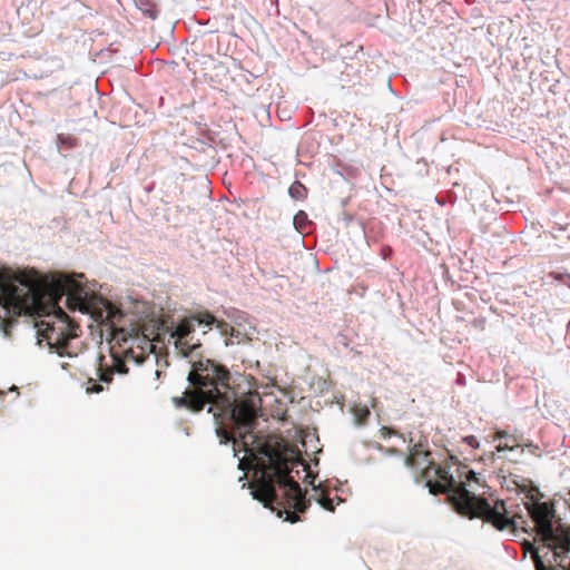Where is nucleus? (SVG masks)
Masks as SVG:
<instances>
[{"mask_svg": "<svg viewBox=\"0 0 570 570\" xmlns=\"http://www.w3.org/2000/svg\"><path fill=\"white\" fill-rule=\"evenodd\" d=\"M421 456L426 463L422 478L431 494L444 493L458 513L482 519L498 531L534 534L540 542L532 557L535 570H570V525L558 513L554 500L544 499L540 491L522 503L494 498L493 493L489 499L485 494L490 487L456 456H451L448 466L435 463L426 453Z\"/></svg>", "mask_w": 570, "mask_h": 570, "instance_id": "1", "label": "nucleus"}, {"mask_svg": "<svg viewBox=\"0 0 570 570\" xmlns=\"http://www.w3.org/2000/svg\"><path fill=\"white\" fill-rule=\"evenodd\" d=\"M96 283L89 286L83 274L72 273L60 282L59 302L70 312L88 315L91 331L99 332L109 345L122 347L134 357L132 347L145 351L151 347L150 324L145 309H138L134 299L115 301L97 292Z\"/></svg>", "mask_w": 570, "mask_h": 570, "instance_id": "2", "label": "nucleus"}, {"mask_svg": "<svg viewBox=\"0 0 570 570\" xmlns=\"http://www.w3.org/2000/svg\"><path fill=\"white\" fill-rule=\"evenodd\" d=\"M301 473H304L303 481L312 485L317 494L316 502L320 507L333 512L337 498L323 493L322 484H314V479L303 464L298 451L284 444L262 450L258 463V488L250 490V495L284 521L291 523L301 521L299 515L309 509L312 501L307 497V490L298 483Z\"/></svg>", "mask_w": 570, "mask_h": 570, "instance_id": "3", "label": "nucleus"}, {"mask_svg": "<svg viewBox=\"0 0 570 570\" xmlns=\"http://www.w3.org/2000/svg\"><path fill=\"white\" fill-rule=\"evenodd\" d=\"M187 381L196 390L195 395L174 396L173 403L177 409L186 407L195 413L202 412L209 404L207 412L214 414L215 434L219 444L227 445L233 442V438L219 426L225 415L237 421L242 431L253 432L255 420L236 405L237 395L230 385L227 366L209 358L190 362Z\"/></svg>", "mask_w": 570, "mask_h": 570, "instance_id": "4", "label": "nucleus"}, {"mask_svg": "<svg viewBox=\"0 0 570 570\" xmlns=\"http://www.w3.org/2000/svg\"><path fill=\"white\" fill-rule=\"evenodd\" d=\"M79 326L59 305L52 306V315L43 320L41 327L36 331L37 344L42 346L43 342L50 353L60 357H76L77 347L72 341L80 335Z\"/></svg>", "mask_w": 570, "mask_h": 570, "instance_id": "5", "label": "nucleus"}, {"mask_svg": "<svg viewBox=\"0 0 570 570\" xmlns=\"http://www.w3.org/2000/svg\"><path fill=\"white\" fill-rule=\"evenodd\" d=\"M207 309L196 312L188 316H184L177 321L170 322L169 340H174L176 352L184 358H189L190 362H197L202 357L199 352L202 343L199 340L194 342L195 327L198 325V317Z\"/></svg>", "mask_w": 570, "mask_h": 570, "instance_id": "6", "label": "nucleus"}, {"mask_svg": "<svg viewBox=\"0 0 570 570\" xmlns=\"http://www.w3.org/2000/svg\"><path fill=\"white\" fill-rule=\"evenodd\" d=\"M7 268L0 267V330L4 337H9V332L19 317L29 312L24 293L12 292L7 285Z\"/></svg>", "mask_w": 570, "mask_h": 570, "instance_id": "7", "label": "nucleus"}, {"mask_svg": "<svg viewBox=\"0 0 570 570\" xmlns=\"http://www.w3.org/2000/svg\"><path fill=\"white\" fill-rule=\"evenodd\" d=\"M112 361V367H109L107 363L99 364L96 368L97 379H89L87 383V393H99L108 387L111 383L114 374L125 375L128 373L129 367L125 361L117 357L114 353L110 354Z\"/></svg>", "mask_w": 570, "mask_h": 570, "instance_id": "8", "label": "nucleus"}, {"mask_svg": "<svg viewBox=\"0 0 570 570\" xmlns=\"http://www.w3.org/2000/svg\"><path fill=\"white\" fill-rule=\"evenodd\" d=\"M198 320V326L207 327L209 330H218L222 337H225V345H232L240 342L242 333L230 326L226 321L217 318L212 312H205Z\"/></svg>", "mask_w": 570, "mask_h": 570, "instance_id": "9", "label": "nucleus"}, {"mask_svg": "<svg viewBox=\"0 0 570 570\" xmlns=\"http://www.w3.org/2000/svg\"><path fill=\"white\" fill-rule=\"evenodd\" d=\"M332 76L344 86L345 83H350L352 81L353 76L355 75V68L346 62L345 57L341 55L340 58H336L332 61L331 68L328 70Z\"/></svg>", "mask_w": 570, "mask_h": 570, "instance_id": "10", "label": "nucleus"}, {"mask_svg": "<svg viewBox=\"0 0 570 570\" xmlns=\"http://www.w3.org/2000/svg\"><path fill=\"white\" fill-rule=\"evenodd\" d=\"M497 439L500 441L495 446L497 452H505V458L511 462H518L524 453V445L509 444V434L507 432H499Z\"/></svg>", "mask_w": 570, "mask_h": 570, "instance_id": "11", "label": "nucleus"}, {"mask_svg": "<svg viewBox=\"0 0 570 570\" xmlns=\"http://www.w3.org/2000/svg\"><path fill=\"white\" fill-rule=\"evenodd\" d=\"M315 224L308 218L305 210H298L293 217V226L295 230L302 235L305 234L306 229Z\"/></svg>", "mask_w": 570, "mask_h": 570, "instance_id": "12", "label": "nucleus"}, {"mask_svg": "<svg viewBox=\"0 0 570 570\" xmlns=\"http://www.w3.org/2000/svg\"><path fill=\"white\" fill-rule=\"evenodd\" d=\"M136 6L145 17L151 20H156L159 16L160 11L158 6L151 0H136Z\"/></svg>", "mask_w": 570, "mask_h": 570, "instance_id": "13", "label": "nucleus"}, {"mask_svg": "<svg viewBox=\"0 0 570 570\" xmlns=\"http://www.w3.org/2000/svg\"><path fill=\"white\" fill-rule=\"evenodd\" d=\"M56 144L59 153L70 151L77 146V138L71 135L58 134Z\"/></svg>", "mask_w": 570, "mask_h": 570, "instance_id": "14", "label": "nucleus"}, {"mask_svg": "<svg viewBox=\"0 0 570 570\" xmlns=\"http://www.w3.org/2000/svg\"><path fill=\"white\" fill-rule=\"evenodd\" d=\"M307 195H308L307 187L299 180H295L288 187V196L294 200H304L307 198Z\"/></svg>", "mask_w": 570, "mask_h": 570, "instance_id": "15", "label": "nucleus"}, {"mask_svg": "<svg viewBox=\"0 0 570 570\" xmlns=\"http://www.w3.org/2000/svg\"><path fill=\"white\" fill-rule=\"evenodd\" d=\"M352 413L354 416V422L358 426L365 425L371 415V411L367 405H355L352 409Z\"/></svg>", "mask_w": 570, "mask_h": 570, "instance_id": "16", "label": "nucleus"}, {"mask_svg": "<svg viewBox=\"0 0 570 570\" xmlns=\"http://www.w3.org/2000/svg\"><path fill=\"white\" fill-rule=\"evenodd\" d=\"M550 277L558 282L559 284H562L570 288V274L568 272L562 271H553L550 274Z\"/></svg>", "mask_w": 570, "mask_h": 570, "instance_id": "17", "label": "nucleus"}, {"mask_svg": "<svg viewBox=\"0 0 570 570\" xmlns=\"http://www.w3.org/2000/svg\"><path fill=\"white\" fill-rule=\"evenodd\" d=\"M225 314L228 318H232L238 326L247 321V314L238 311L236 308H232L230 311H225Z\"/></svg>", "mask_w": 570, "mask_h": 570, "instance_id": "18", "label": "nucleus"}, {"mask_svg": "<svg viewBox=\"0 0 570 570\" xmlns=\"http://www.w3.org/2000/svg\"><path fill=\"white\" fill-rule=\"evenodd\" d=\"M52 3L60 4L62 8L72 6L73 9L76 8H82L86 9V7L81 3H79L77 0H50Z\"/></svg>", "mask_w": 570, "mask_h": 570, "instance_id": "19", "label": "nucleus"}, {"mask_svg": "<svg viewBox=\"0 0 570 570\" xmlns=\"http://www.w3.org/2000/svg\"><path fill=\"white\" fill-rule=\"evenodd\" d=\"M462 442L470 446L471 449H478L480 446V442L474 435L463 436Z\"/></svg>", "mask_w": 570, "mask_h": 570, "instance_id": "20", "label": "nucleus"}, {"mask_svg": "<svg viewBox=\"0 0 570 570\" xmlns=\"http://www.w3.org/2000/svg\"><path fill=\"white\" fill-rule=\"evenodd\" d=\"M314 50L316 53H320L322 56V58L325 60V59H332L334 57V55H332L331 52H328L326 49L323 48V46L321 45H315L314 46Z\"/></svg>", "mask_w": 570, "mask_h": 570, "instance_id": "21", "label": "nucleus"}, {"mask_svg": "<svg viewBox=\"0 0 570 570\" xmlns=\"http://www.w3.org/2000/svg\"><path fill=\"white\" fill-rule=\"evenodd\" d=\"M336 343L343 345L344 347H350V340L345 334L340 333L336 337Z\"/></svg>", "mask_w": 570, "mask_h": 570, "instance_id": "22", "label": "nucleus"}, {"mask_svg": "<svg viewBox=\"0 0 570 570\" xmlns=\"http://www.w3.org/2000/svg\"><path fill=\"white\" fill-rule=\"evenodd\" d=\"M239 450L233 446V456L238 459V469L244 471L245 470V463L242 459H239Z\"/></svg>", "mask_w": 570, "mask_h": 570, "instance_id": "23", "label": "nucleus"}, {"mask_svg": "<svg viewBox=\"0 0 570 570\" xmlns=\"http://www.w3.org/2000/svg\"><path fill=\"white\" fill-rule=\"evenodd\" d=\"M342 219L345 222L346 225H350L354 220V215L347 212H343Z\"/></svg>", "mask_w": 570, "mask_h": 570, "instance_id": "24", "label": "nucleus"}, {"mask_svg": "<svg viewBox=\"0 0 570 570\" xmlns=\"http://www.w3.org/2000/svg\"><path fill=\"white\" fill-rule=\"evenodd\" d=\"M527 448L529 449L530 453L532 455H539L538 454V451H539V446L538 445H533V444H528Z\"/></svg>", "mask_w": 570, "mask_h": 570, "instance_id": "25", "label": "nucleus"}, {"mask_svg": "<svg viewBox=\"0 0 570 570\" xmlns=\"http://www.w3.org/2000/svg\"><path fill=\"white\" fill-rule=\"evenodd\" d=\"M509 436H510V439H509V444H519V443L517 442V438H515V436H513V435H509Z\"/></svg>", "mask_w": 570, "mask_h": 570, "instance_id": "26", "label": "nucleus"}, {"mask_svg": "<svg viewBox=\"0 0 570 570\" xmlns=\"http://www.w3.org/2000/svg\"><path fill=\"white\" fill-rule=\"evenodd\" d=\"M348 202H350V198H342L341 199V206L345 207L348 204Z\"/></svg>", "mask_w": 570, "mask_h": 570, "instance_id": "27", "label": "nucleus"}, {"mask_svg": "<svg viewBox=\"0 0 570 570\" xmlns=\"http://www.w3.org/2000/svg\"><path fill=\"white\" fill-rule=\"evenodd\" d=\"M60 366H61V368H62V370H67V367L69 366V364H68V363H61V364H60Z\"/></svg>", "mask_w": 570, "mask_h": 570, "instance_id": "28", "label": "nucleus"}, {"mask_svg": "<svg viewBox=\"0 0 570 570\" xmlns=\"http://www.w3.org/2000/svg\"><path fill=\"white\" fill-rule=\"evenodd\" d=\"M9 392H16L18 394L17 386L13 385L12 387H10Z\"/></svg>", "mask_w": 570, "mask_h": 570, "instance_id": "29", "label": "nucleus"}, {"mask_svg": "<svg viewBox=\"0 0 570 570\" xmlns=\"http://www.w3.org/2000/svg\"><path fill=\"white\" fill-rule=\"evenodd\" d=\"M567 332H570V318H569V322L567 324Z\"/></svg>", "mask_w": 570, "mask_h": 570, "instance_id": "30", "label": "nucleus"}, {"mask_svg": "<svg viewBox=\"0 0 570 570\" xmlns=\"http://www.w3.org/2000/svg\"><path fill=\"white\" fill-rule=\"evenodd\" d=\"M456 381L458 383H462V381H464V377H459Z\"/></svg>", "mask_w": 570, "mask_h": 570, "instance_id": "31", "label": "nucleus"}, {"mask_svg": "<svg viewBox=\"0 0 570 570\" xmlns=\"http://www.w3.org/2000/svg\"><path fill=\"white\" fill-rule=\"evenodd\" d=\"M456 381L458 383H462V381H464V377H459Z\"/></svg>", "mask_w": 570, "mask_h": 570, "instance_id": "32", "label": "nucleus"}, {"mask_svg": "<svg viewBox=\"0 0 570 570\" xmlns=\"http://www.w3.org/2000/svg\"><path fill=\"white\" fill-rule=\"evenodd\" d=\"M155 374H156V376L158 377V376H159V374H160V371L156 370V371H155Z\"/></svg>", "mask_w": 570, "mask_h": 570, "instance_id": "33", "label": "nucleus"}, {"mask_svg": "<svg viewBox=\"0 0 570 570\" xmlns=\"http://www.w3.org/2000/svg\"><path fill=\"white\" fill-rule=\"evenodd\" d=\"M6 394L4 391H0V397H2Z\"/></svg>", "mask_w": 570, "mask_h": 570, "instance_id": "34", "label": "nucleus"}, {"mask_svg": "<svg viewBox=\"0 0 570 570\" xmlns=\"http://www.w3.org/2000/svg\"><path fill=\"white\" fill-rule=\"evenodd\" d=\"M243 443H244V444H246V443H247L246 436H243Z\"/></svg>", "mask_w": 570, "mask_h": 570, "instance_id": "35", "label": "nucleus"}]
</instances>
